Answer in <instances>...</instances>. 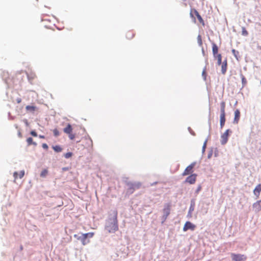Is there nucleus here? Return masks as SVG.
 <instances>
[{"mask_svg": "<svg viewBox=\"0 0 261 261\" xmlns=\"http://www.w3.org/2000/svg\"><path fill=\"white\" fill-rule=\"evenodd\" d=\"M72 155V152H67L64 154V156L66 159H68V158L71 157Z\"/></svg>", "mask_w": 261, "mask_h": 261, "instance_id": "nucleus-25", "label": "nucleus"}, {"mask_svg": "<svg viewBox=\"0 0 261 261\" xmlns=\"http://www.w3.org/2000/svg\"><path fill=\"white\" fill-rule=\"evenodd\" d=\"M135 36V34L132 31H129L126 33V37L127 39H132Z\"/></svg>", "mask_w": 261, "mask_h": 261, "instance_id": "nucleus-19", "label": "nucleus"}, {"mask_svg": "<svg viewBox=\"0 0 261 261\" xmlns=\"http://www.w3.org/2000/svg\"><path fill=\"white\" fill-rule=\"evenodd\" d=\"M215 58L217 59V64L218 65H220L222 63V56L221 54H219V55H217V57Z\"/></svg>", "mask_w": 261, "mask_h": 261, "instance_id": "nucleus-22", "label": "nucleus"}, {"mask_svg": "<svg viewBox=\"0 0 261 261\" xmlns=\"http://www.w3.org/2000/svg\"><path fill=\"white\" fill-rule=\"evenodd\" d=\"M195 163H192L190 165H189L184 171L182 173V176H186L189 175L193 172V168L195 166Z\"/></svg>", "mask_w": 261, "mask_h": 261, "instance_id": "nucleus-5", "label": "nucleus"}, {"mask_svg": "<svg viewBox=\"0 0 261 261\" xmlns=\"http://www.w3.org/2000/svg\"><path fill=\"white\" fill-rule=\"evenodd\" d=\"M53 133L55 136H58L60 134L59 132L57 129H54L53 130Z\"/></svg>", "mask_w": 261, "mask_h": 261, "instance_id": "nucleus-28", "label": "nucleus"}, {"mask_svg": "<svg viewBox=\"0 0 261 261\" xmlns=\"http://www.w3.org/2000/svg\"><path fill=\"white\" fill-rule=\"evenodd\" d=\"M24 175V171L23 170L21 171L19 174L17 172H15L13 174V176L14 177V179L16 180L18 177L20 178H21L23 177Z\"/></svg>", "mask_w": 261, "mask_h": 261, "instance_id": "nucleus-17", "label": "nucleus"}, {"mask_svg": "<svg viewBox=\"0 0 261 261\" xmlns=\"http://www.w3.org/2000/svg\"><path fill=\"white\" fill-rule=\"evenodd\" d=\"M27 142L28 145L29 146H30L32 144L34 145L35 146L37 145V143L36 142H33V140L31 137L28 138L27 140Z\"/></svg>", "mask_w": 261, "mask_h": 261, "instance_id": "nucleus-20", "label": "nucleus"}, {"mask_svg": "<svg viewBox=\"0 0 261 261\" xmlns=\"http://www.w3.org/2000/svg\"><path fill=\"white\" fill-rule=\"evenodd\" d=\"M212 51L214 57L216 58L219 54H218V47L215 43L212 44Z\"/></svg>", "mask_w": 261, "mask_h": 261, "instance_id": "nucleus-14", "label": "nucleus"}, {"mask_svg": "<svg viewBox=\"0 0 261 261\" xmlns=\"http://www.w3.org/2000/svg\"><path fill=\"white\" fill-rule=\"evenodd\" d=\"M242 81L243 84H245L247 82L244 76H242Z\"/></svg>", "mask_w": 261, "mask_h": 261, "instance_id": "nucleus-31", "label": "nucleus"}, {"mask_svg": "<svg viewBox=\"0 0 261 261\" xmlns=\"http://www.w3.org/2000/svg\"><path fill=\"white\" fill-rule=\"evenodd\" d=\"M39 137L40 138H41V139H44L45 138L44 136H43V135H39Z\"/></svg>", "mask_w": 261, "mask_h": 261, "instance_id": "nucleus-34", "label": "nucleus"}, {"mask_svg": "<svg viewBox=\"0 0 261 261\" xmlns=\"http://www.w3.org/2000/svg\"><path fill=\"white\" fill-rule=\"evenodd\" d=\"M47 174H48V170L47 169H43L42 171V172H41L40 176L42 177H44L47 175Z\"/></svg>", "mask_w": 261, "mask_h": 261, "instance_id": "nucleus-23", "label": "nucleus"}, {"mask_svg": "<svg viewBox=\"0 0 261 261\" xmlns=\"http://www.w3.org/2000/svg\"><path fill=\"white\" fill-rule=\"evenodd\" d=\"M232 52H233V53H235V50H234V49H233V50H232Z\"/></svg>", "mask_w": 261, "mask_h": 261, "instance_id": "nucleus-36", "label": "nucleus"}, {"mask_svg": "<svg viewBox=\"0 0 261 261\" xmlns=\"http://www.w3.org/2000/svg\"><path fill=\"white\" fill-rule=\"evenodd\" d=\"M170 207L171 205L169 203H167L165 205L164 208L163 210L164 213V215L163 216L164 221L166 220L170 213Z\"/></svg>", "mask_w": 261, "mask_h": 261, "instance_id": "nucleus-6", "label": "nucleus"}, {"mask_svg": "<svg viewBox=\"0 0 261 261\" xmlns=\"http://www.w3.org/2000/svg\"><path fill=\"white\" fill-rule=\"evenodd\" d=\"M221 64H222V65H221V71H222V73L223 74H224L226 73V70H227V60L225 59L222 62V63Z\"/></svg>", "mask_w": 261, "mask_h": 261, "instance_id": "nucleus-15", "label": "nucleus"}, {"mask_svg": "<svg viewBox=\"0 0 261 261\" xmlns=\"http://www.w3.org/2000/svg\"><path fill=\"white\" fill-rule=\"evenodd\" d=\"M183 1H185L186 0H182Z\"/></svg>", "mask_w": 261, "mask_h": 261, "instance_id": "nucleus-37", "label": "nucleus"}, {"mask_svg": "<svg viewBox=\"0 0 261 261\" xmlns=\"http://www.w3.org/2000/svg\"><path fill=\"white\" fill-rule=\"evenodd\" d=\"M197 176V175L196 174H192L186 178L185 182L189 183L191 185L194 184L196 181Z\"/></svg>", "mask_w": 261, "mask_h": 261, "instance_id": "nucleus-7", "label": "nucleus"}, {"mask_svg": "<svg viewBox=\"0 0 261 261\" xmlns=\"http://www.w3.org/2000/svg\"><path fill=\"white\" fill-rule=\"evenodd\" d=\"M53 148L57 152H61L62 150V148L59 145H56V146H53Z\"/></svg>", "mask_w": 261, "mask_h": 261, "instance_id": "nucleus-21", "label": "nucleus"}, {"mask_svg": "<svg viewBox=\"0 0 261 261\" xmlns=\"http://www.w3.org/2000/svg\"><path fill=\"white\" fill-rule=\"evenodd\" d=\"M68 135V137L70 138V139L73 140L75 138V135L72 134V133H71Z\"/></svg>", "mask_w": 261, "mask_h": 261, "instance_id": "nucleus-27", "label": "nucleus"}, {"mask_svg": "<svg viewBox=\"0 0 261 261\" xmlns=\"http://www.w3.org/2000/svg\"><path fill=\"white\" fill-rule=\"evenodd\" d=\"M17 102L18 103H20L21 101V99L20 98H19V99H17Z\"/></svg>", "mask_w": 261, "mask_h": 261, "instance_id": "nucleus-35", "label": "nucleus"}, {"mask_svg": "<svg viewBox=\"0 0 261 261\" xmlns=\"http://www.w3.org/2000/svg\"><path fill=\"white\" fill-rule=\"evenodd\" d=\"M261 192V184H258L256 186L253 190L254 194L256 196L257 198L259 197L260 192Z\"/></svg>", "mask_w": 261, "mask_h": 261, "instance_id": "nucleus-13", "label": "nucleus"}, {"mask_svg": "<svg viewBox=\"0 0 261 261\" xmlns=\"http://www.w3.org/2000/svg\"><path fill=\"white\" fill-rule=\"evenodd\" d=\"M197 42L199 46H201L202 45V38L200 35H199L197 37Z\"/></svg>", "mask_w": 261, "mask_h": 261, "instance_id": "nucleus-24", "label": "nucleus"}, {"mask_svg": "<svg viewBox=\"0 0 261 261\" xmlns=\"http://www.w3.org/2000/svg\"><path fill=\"white\" fill-rule=\"evenodd\" d=\"M42 147L44 149H47L48 148V146H47V145L46 144L44 143V144H42Z\"/></svg>", "mask_w": 261, "mask_h": 261, "instance_id": "nucleus-32", "label": "nucleus"}, {"mask_svg": "<svg viewBox=\"0 0 261 261\" xmlns=\"http://www.w3.org/2000/svg\"><path fill=\"white\" fill-rule=\"evenodd\" d=\"M202 76L204 80H206V70L204 69L202 71Z\"/></svg>", "mask_w": 261, "mask_h": 261, "instance_id": "nucleus-30", "label": "nucleus"}, {"mask_svg": "<svg viewBox=\"0 0 261 261\" xmlns=\"http://www.w3.org/2000/svg\"><path fill=\"white\" fill-rule=\"evenodd\" d=\"M190 16L192 18H194L195 21V18L194 17V14L195 15L197 16V19H198V21H199V22L200 23H201L203 26L204 25V22L202 17L200 16V15L199 14L198 12L196 9H192L190 11Z\"/></svg>", "mask_w": 261, "mask_h": 261, "instance_id": "nucleus-4", "label": "nucleus"}, {"mask_svg": "<svg viewBox=\"0 0 261 261\" xmlns=\"http://www.w3.org/2000/svg\"><path fill=\"white\" fill-rule=\"evenodd\" d=\"M231 257L233 261H242L247 259V257L245 255L240 254H231Z\"/></svg>", "mask_w": 261, "mask_h": 261, "instance_id": "nucleus-8", "label": "nucleus"}, {"mask_svg": "<svg viewBox=\"0 0 261 261\" xmlns=\"http://www.w3.org/2000/svg\"><path fill=\"white\" fill-rule=\"evenodd\" d=\"M25 109L28 112L34 113L35 111L38 110V108L34 106H27L25 107Z\"/></svg>", "mask_w": 261, "mask_h": 261, "instance_id": "nucleus-16", "label": "nucleus"}, {"mask_svg": "<svg viewBox=\"0 0 261 261\" xmlns=\"http://www.w3.org/2000/svg\"><path fill=\"white\" fill-rule=\"evenodd\" d=\"M94 235L93 232H89L83 233L81 236L79 237L77 234H74V237L77 240H80L83 245H85L90 242L88 238H91Z\"/></svg>", "mask_w": 261, "mask_h": 261, "instance_id": "nucleus-2", "label": "nucleus"}, {"mask_svg": "<svg viewBox=\"0 0 261 261\" xmlns=\"http://www.w3.org/2000/svg\"><path fill=\"white\" fill-rule=\"evenodd\" d=\"M231 132V131L229 129H227L221 136V144L223 145L225 144L227 141L229 136V133Z\"/></svg>", "mask_w": 261, "mask_h": 261, "instance_id": "nucleus-9", "label": "nucleus"}, {"mask_svg": "<svg viewBox=\"0 0 261 261\" xmlns=\"http://www.w3.org/2000/svg\"><path fill=\"white\" fill-rule=\"evenodd\" d=\"M30 134H31V135H32L34 137H37V133L35 131H34V130L31 131Z\"/></svg>", "mask_w": 261, "mask_h": 261, "instance_id": "nucleus-29", "label": "nucleus"}, {"mask_svg": "<svg viewBox=\"0 0 261 261\" xmlns=\"http://www.w3.org/2000/svg\"><path fill=\"white\" fill-rule=\"evenodd\" d=\"M201 187L200 186H199L196 190V193H198L201 190Z\"/></svg>", "mask_w": 261, "mask_h": 261, "instance_id": "nucleus-33", "label": "nucleus"}, {"mask_svg": "<svg viewBox=\"0 0 261 261\" xmlns=\"http://www.w3.org/2000/svg\"><path fill=\"white\" fill-rule=\"evenodd\" d=\"M225 101H222L220 103V127L222 128L225 125Z\"/></svg>", "mask_w": 261, "mask_h": 261, "instance_id": "nucleus-3", "label": "nucleus"}, {"mask_svg": "<svg viewBox=\"0 0 261 261\" xmlns=\"http://www.w3.org/2000/svg\"><path fill=\"white\" fill-rule=\"evenodd\" d=\"M63 131L65 133L67 134H69L71 133H72V128L71 125L70 124H68L67 126L64 128Z\"/></svg>", "mask_w": 261, "mask_h": 261, "instance_id": "nucleus-18", "label": "nucleus"}, {"mask_svg": "<svg viewBox=\"0 0 261 261\" xmlns=\"http://www.w3.org/2000/svg\"><path fill=\"white\" fill-rule=\"evenodd\" d=\"M248 33L247 31L245 29V28H243L242 29V35L244 36L248 35Z\"/></svg>", "mask_w": 261, "mask_h": 261, "instance_id": "nucleus-26", "label": "nucleus"}, {"mask_svg": "<svg viewBox=\"0 0 261 261\" xmlns=\"http://www.w3.org/2000/svg\"><path fill=\"white\" fill-rule=\"evenodd\" d=\"M253 209L255 212H259L261 211V200L254 202L252 205Z\"/></svg>", "mask_w": 261, "mask_h": 261, "instance_id": "nucleus-11", "label": "nucleus"}, {"mask_svg": "<svg viewBox=\"0 0 261 261\" xmlns=\"http://www.w3.org/2000/svg\"><path fill=\"white\" fill-rule=\"evenodd\" d=\"M196 227V226L189 221H187L184 225L183 227V230L186 231L189 229L194 230Z\"/></svg>", "mask_w": 261, "mask_h": 261, "instance_id": "nucleus-10", "label": "nucleus"}, {"mask_svg": "<svg viewBox=\"0 0 261 261\" xmlns=\"http://www.w3.org/2000/svg\"><path fill=\"white\" fill-rule=\"evenodd\" d=\"M240 117V110L238 109H237L234 111V118L233 120V123L236 124H238Z\"/></svg>", "mask_w": 261, "mask_h": 261, "instance_id": "nucleus-12", "label": "nucleus"}, {"mask_svg": "<svg viewBox=\"0 0 261 261\" xmlns=\"http://www.w3.org/2000/svg\"><path fill=\"white\" fill-rule=\"evenodd\" d=\"M105 228L109 233H114L118 230L117 211H113V217L109 219Z\"/></svg>", "mask_w": 261, "mask_h": 261, "instance_id": "nucleus-1", "label": "nucleus"}]
</instances>
